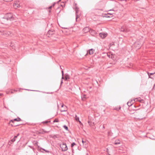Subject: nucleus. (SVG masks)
Here are the masks:
<instances>
[{
    "label": "nucleus",
    "mask_w": 155,
    "mask_h": 155,
    "mask_svg": "<svg viewBox=\"0 0 155 155\" xmlns=\"http://www.w3.org/2000/svg\"><path fill=\"white\" fill-rule=\"evenodd\" d=\"M7 20L11 21L13 20L12 15V14L10 13H8L5 15V18Z\"/></svg>",
    "instance_id": "obj_1"
},
{
    "label": "nucleus",
    "mask_w": 155,
    "mask_h": 155,
    "mask_svg": "<svg viewBox=\"0 0 155 155\" xmlns=\"http://www.w3.org/2000/svg\"><path fill=\"white\" fill-rule=\"evenodd\" d=\"M60 147L61 148L62 151H66L68 149V148L67 145L65 143H64L60 144Z\"/></svg>",
    "instance_id": "obj_2"
},
{
    "label": "nucleus",
    "mask_w": 155,
    "mask_h": 155,
    "mask_svg": "<svg viewBox=\"0 0 155 155\" xmlns=\"http://www.w3.org/2000/svg\"><path fill=\"white\" fill-rule=\"evenodd\" d=\"M82 141L84 147L85 148H87L88 146V142L85 140H84L83 139H82Z\"/></svg>",
    "instance_id": "obj_3"
},
{
    "label": "nucleus",
    "mask_w": 155,
    "mask_h": 155,
    "mask_svg": "<svg viewBox=\"0 0 155 155\" xmlns=\"http://www.w3.org/2000/svg\"><path fill=\"white\" fill-rule=\"evenodd\" d=\"M142 44L143 43H140L138 42H137L135 43L134 45L135 46L137 47V49H139L140 48L141 46H142Z\"/></svg>",
    "instance_id": "obj_4"
},
{
    "label": "nucleus",
    "mask_w": 155,
    "mask_h": 155,
    "mask_svg": "<svg viewBox=\"0 0 155 155\" xmlns=\"http://www.w3.org/2000/svg\"><path fill=\"white\" fill-rule=\"evenodd\" d=\"M90 30V28L88 27H86L83 29V32L84 33H86L88 32H89Z\"/></svg>",
    "instance_id": "obj_5"
},
{
    "label": "nucleus",
    "mask_w": 155,
    "mask_h": 155,
    "mask_svg": "<svg viewBox=\"0 0 155 155\" xmlns=\"http://www.w3.org/2000/svg\"><path fill=\"white\" fill-rule=\"evenodd\" d=\"M89 32L93 36L95 35L96 33V31H95L93 30H90Z\"/></svg>",
    "instance_id": "obj_6"
},
{
    "label": "nucleus",
    "mask_w": 155,
    "mask_h": 155,
    "mask_svg": "<svg viewBox=\"0 0 155 155\" xmlns=\"http://www.w3.org/2000/svg\"><path fill=\"white\" fill-rule=\"evenodd\" d=\"M78 11V8L76 6L75 7V12H76V21H77V19L78 18V15L77 14Z\"/></svg>",
    "instance_id": "obj_7"
},
{
    "label": "nucleus",
    "mask_w": 155,
    "mask_h": 155,
    "mask_svg": "<svg viewBox=\"0 0 155 155\" xmlns=\"http://www.w3.org/2000/svg\"><path fill=\"white\" fill-rule=\"evenodd\" d=\"M54 34V30H49L47 33V35H52Z\"/></svg>",
    "instance_id": "obj_8"
},
{
    "label": "nucleus",
    "mask_w": 155,
    "mask_h": 155,
    "mask_svg": "<svg viewBox=\"0 0 155 155\" xmlns=\"http://www.w3.org/2000/svg\"><path fill=\"white\" fill-rule=\"evenodd\" d=\"M99 36L102 38H104L106 36V35L105 34H103L100 33L99 34Z\"/></svg>",
    "instance_id": "obj_9"
},
{
    "label": "nucleus",
    "mask_w": 155,
    "mask_h": 155,
    "mask_svg": "<svg viewBox=\"0 0 155 155\" xmlns=\"http://www.w3.org/2000/svg\"><path fill=\"white\" fill-rule=\"evenodd\" d=\"M94 50L93 49H91L89 50V54H93Z\"/></svg>",
    "instance_id": "obj_10"
},
{
    "label": "nucleus",
    "mask_w": 155,
    "mask_h": 155,
    "mask_svg": "<svg viewBox=\"0 0 155 155\" xmlns=\"http://www.w3.org/2000/svg\"><path fill=\"white\" fill-rule=\"evenodd\" d=\"M139 101L140 102H143V100L142 99L140 100L139 99V98H135V99L134 100V101Z\"/></svg>",
    "instance_id": "obj_11"
},
{
    "label": "nucleus",
    "mask_w": 155,
    "mask_h": 155,
    "mask_svg": "<svg viewBox=\"0 0 155 155\" xmlns=\"http://www.w3.org/2000/svg\"><path fill=\"white\" fill-rule=\"evenodd\" d=\"M11 122H12V124H11V125L12 126L16 127V126H18V124L16 125V124H15L14 122H13V121L12 120H11V121H10V122L11 123Z\"/></svg>",
    "instance_id": "obj_12"
},
{
    "label": "nucleus",
    "mask_w": 155,
    "mask_h": 155,
    "mask_svg": "<svg viewBox=\"0 0 155 155\" xmlns=\"http://www.w3.org/2000/svg\"><path fill=\"white\" fill-rule=\"evenodd\" d=\"M65 80H67L68 79H69L70 78L69 75L67 74H65Z\"/></svg>",
    "instance_id": "obj_13"
},
{
    "label": "nucleus",
    "mask_w": 155,
    "mask_h": 155,
    "mask_svg": "<svg viewBox=\"0 0 155 155\" xmlns=\"http://www.w3.org/2000/svg\"><path fill=\"white\" fill-rule=\"evenodd\" d=\"M120 142L119 140H116L114 143V144L115 145H117L118 144H120Z\"/></svg>",
    "instance_id": "obj_14"
},
{
    "label": "nucleus",
    "mask_w": 155,
    "mask_h": 155,
    "mask_svg": "<svg viewBox=\"0 0 155 155\" xmlns=\"http://www.w3.org/2000/svg\"><path fill=\"white\" fill-rule=\"evenodd\" d=\"M12 120L13 121V122L14 121H21V120L20 118L18 117L17 118H15Z\"/></svg>",
    "instance_id": "obj_15"
},
{
    "label": "nucleus",
    "mask_w": 155,
    "mask_h": 155,
    "mask_svg": "<svg viewBox=\"0 0 155 155\" xmlns=\"http://www.w3.org/2000/svg\"><path fill=\"white\" fill-rule=\"evenodd\" d=\"M132 101H129V102H128L127 104V105H128V106H131L132 105V104H133V103H132L131 102Z\"/></svg>",
    "instance_id": "obj_16"
},
{
    "label": "nucleus",
    "mask_w": 155,
    "mask_h": 155,
    "mask_svg": "<svg viewBox=\"0 0 155 155\" xmlns=\"http://www.w3.org/2000/svg\"><path fill=\"white\" fill-rule=\"evenodd\" d=\"M63 127L67 130H68V128L67 126L65 125H64L63 126Z\"/></svg>",
    "instance_id": "obj_17"
},
{
    "label": "nucleus",
    "mask_w": 155,
    "mask_h": 155,
    "mask_svg": "<svg viewBox=\"0 0 155 155\" xmlns=\"http://www.w3.org/2000/svg\"><path fill=\"white\" fill-rule=\"evenodd\" d=\"M121 31H125V32H127L128 31L127 29H123L122 28V29L121 30Z\"/></svg>",
    "instance_id": "obj_18"
},
{
    "label": "nucleus",
    "mask_w": 155,
    "mask_h": 155,
    "mask_svg": "<svg viewBox=\"0 0 155 155\" xmlns=\"http://www.w3.org/2000/svg\"><path fill=\"white\" fill-rule=\"evenodd\" d=\"M59 122V120L58 119H55L53 121V122L54 123H55V122Z\"/></svg>",
    "instance_id": "obj_19"
},
{
    "label": "nucleus",
    "mask_w": 155,
    "mask_h": 155,
    "mask_svg": "<svg viewBox=\"0 0 155 155\" xmlns=\"http://www.w3.org/2000/svg\"><path fill=\"white\" fill-rule=\"evenodd\" d=\"M154 73H148V76H149V78H152L151 77H150V75H153V74H154Z\"/></svg>",
    "instance_id": "obj_20"
},
{
    "label": "nucleus",
    "mask_w": 155,
    "mask_h": 155,
    "mask_svg": "<svg viewBox=\"0 0 155 155\" xmlns=\"http://www.w3.org/2000/svg\"><path fill=\"white\" fill-rule=\"evenodd\" d=\"M15 140H16V139H15V138H13L11 140V141L12 142H14V141H15Z\"/></svg>",
    "instance_id": "obj_21"
},
{
    "label": "nucleus",
    "mask_w": 155,
    "mask_h": 155,
    "mask_svg": "<svg viewBox=\"0 0 155 155\" xmlns=\"http://www.w3.org/2000/svg\"><path fill=\"white\" fill-rule=\"evenodd\" d=\"M107 56L109 58L111 57V55L110 53L107 54Z\"/></svg>",
    "instance_id": "obj_22"
},
{
    "label": "nucleus",
    "mask_w": 155,
    "mask_h": 155,
    "mask_svg": "<svg viewBox=\"0 0 155 155\" xmlns=\"http://www.w3.org/2000/svg\"><path fill=\"white\" fill-rule=\"evenodd\" d=\"M42 130H43V132L44 133H48L50 132L49 131H45V130L44 129H42Z\"/></svg>",
    "instance_id": "obj_23"
},
{
    "label": "nucleus",
    "mask_w": 155,
    "mask_h": 155,
    "mask_svg": "<svg viewBox=\"0 0 155 155\" xmlns=\"http://www.w3.org/2000/svg\"><path fill=\"white\" fill-rule=\"evenodd\" d=\"M75 145L76 144L74 142H73L71 144V147H72Z\"/></svg>",
    "instance_id": "obj_24"
},
{
    "label": "nucleus",
    "mask_w": 155,
    "mask_h": 155,
    "mask_svg": "<svg viewBox=\"0 0 155 155\" xmlns=\"http://www.w3.org/2000/svg\"><path fill=\"white\" fill-rule=\"evenodd\" d=\"M75 120L76 121L79 120V118L78 117H77L76 115H75Z\"/></svg>",
    "instance_id": "obj_25"
},
{
    "label": "nucleus",
    "mask_w": 155,
    "mask_h": 155,
    "mask_svg": "<svg viewBox=\"0 0 155 155\" xmlns=\"http://www.w3.org/2000/svg\"><path fill=\"white\" fill-rule=\"evenodd\" d=\"M19 134H18L16 136H15L14 137V138L16 139V138L19 135Z\"/></svg>",
    "instance_id": "obj_26"
},
{
    "label": "nucleus",
    "mask_w": 155,
    "mask_h": 155,
    "mask_svg": "<svg viewBox=\"0 0 155 155\" xmlns=\"http://www.w3.org/2000/svg\"><path fill=\"white\" fill-rule=\"evenodd\" d=\"M49 122L47 121H43L42 122V123L43 124H47Z\"/></svg>",
    "instance_id": "obj_27"
},
{
    "label": "nucleus",
    "mask_w": 155,
    "mask_h": 155,
    "mask_svg": "<svg viewBox=\"0 0 155 155\" xmlns=\"http://www.w3.org/2000/svg\"><path fill=\"white\" fill-rule=\"evenodd\" d=\"M42 150H44V151H45V152H48V153L49 152V151H48V150H45V149H42Z\"/></svg>",
    "instance_id": "obj_28"
},
{
    "label": "nucleus",
    "mask_w": 155,
    "mask_h": 155,
    "mask_svg": "<svg viewBox=\"0 0 155 155\" xmlns=\"http://www.w3.org/2000/svg\"><path fill=\"white\" fill-rule=\"evenodd\" d=\"M114 14V13H108V14L109 15H111V17H112V15L113 14Z\"/></svg>",
    "instance_id": "obj_29"
},
{
    "label": "nucleus",
    "mask_w": 155,
    "mask_h": 155,
    "mask_svg": "<svg viewBox=\"0 0 155 155\" xmlns=\"http://www.w3.org/2000/svg\"><path fill=\"white\" fill-rule=\"evenodd\" d=\"M30 148H31V149H33V150H34V148L33 147H32L31 146H28Z\"/></svg>",
    "instance_id": "obj_30"
},
{
    "label": "nucleus",
    "mask_w": 155,
    "mask_h": 155,
    "mask_svg": "<svg viewBox=\"0 0 155 155\" xmlns=\"http://www.w3.org/2000/svg\"><path fill=\"white\" fill-rule=\"evenodd\" d=\"M108 15L109 14H106V15L105 16V17H107V18H109V17H110Z\"/></svg>",
    "instance_id": "obj_31"
},
{
    "label": "nucleus",
    "mask_w": 155,
    "mask_h": 155,
    "mask_svg": "<svg viewBox=\"0 0 155 155\" xmlns=\"http://www.w3.org/2000/svg\"><path fill=\"white\" fill-rule=\"evenodd\" d=\"M7 34L8 35H10V34H11V33L10 31H8V32H7Z\"/></svg>",
    "instance_id": "obj_32"
},
{
    "label": "nucleus",
    "mask_w": 155,
    "mask_h": 155,
    "mask_svg": "<svg viewBox=\"0 0 155 155\" xmlns=\"http://www.w3.org/2000/svg\"><path fill=\"white\" fill-rule=\"evenodd\" d=\"M3 1L6 2H8L9 1V0H3Z\"/></svg>",
    "instance_id": "obj_33"
},
{
    "label": "nucleus",
    "mask_w": 155,
    "mask_h": 155,
    "mask_svg": "<svg viewBox=\"0 0 155 155\" xmlns=\"http://www.w3.org/2000/svg\"><path fill=\"white\" fill-rule=\"evenodd\" d=\"M61 72H62V76H63L64 75L63 71H62Z\"/></svg>",
    "instance_id": "obj_34"
},
{
    "label": "nucleus",
    "mask_w": 155,
    "mask_h": 155,
    "mask_svg": "<svg viewBox=\"0 0 155 155\" xmlns=\"http://www.w3.org/2000/svg\"><path fill=\"white\" fill-rule=\"evenodd\" d=\"M121 108V107H119V108H118V110H117L118 111Z\"/></svg>",
    "instance_id": "obj_35"
},
{
    "label": "nucleus",
    "mask_w": 155,
    "mask_h": 155,
    "mask_svg": "<svg viewBox=\"0 0 155 155\" xmlns=\"http://www.w3.org/2000/svg\"><path fill=\"white\" fill-rule=\"evenodd\" d=\"M66 110H61V111H62V112H64V111H66Z\"/></svg>",
    "instance_id": "obj_36"
},
{
    "label": "nucleus",
    "mask_w": 155,
    "mask_h": 155,
    "mask_svg": "<svg viewBox=\"0 0 155 155\" xmlns=\"http://www.w3.org/2000/svg\"><path fill=\"white\" fill-rule=\"evenodd\" d=\"M52 6H51L49 7V9H50V8H52Z\"/></svg>",
    "instance_id": "obj_37"
},
{
    "label": "nucleus",
    "mask_w": 155,
    "mask_h": 155,
    "mask_svg": "<svg viewBox=\"0 0 155 155\" xmlns=\"http://www.w3.org/2000/svg\"><path fill=\"white\" fill-rule=\"evenodd\" d=\"M153 89H155V84H154V85L153 86Z\"/></svg>",
    "instance_id": "obj_38"
},
{
    "label": "nucleus",
    "mask_w": 155,
    "mask_h": 155,
    "mask_svg": "<svg viewBox=\"0 0 155 155\" xmlns=\"http://www.w3.org/2000/svg\"><path fill=\"white\" fill-rule=\"evenodd\" d=\"M107 152L108 153H109L108 150L107 149Z\"/></svg>",
    "instance_id": "obj_39"
},
{
    "label": "nucleus",
    "mask_w": 155,
    "mask_h": 155,
    "mask_svg": "<svg viewBox=\"0 0 155 155\" xmlns=\"http://www.w3.org/2000/svg\"><path fill=\"white\" fill-rule=\"evenodd\" d=\"M62 83H63V81H62V80H61V84Z\"/></svg>",
    "instance_id": "obj_40"
},
{
    "label": "nucleus",
    "mask_w": 155,
    "mask_h": 155,
    "mask_svg": "<svg viewBox=\"0 0 155 155\" xmlns=\"http://www.w3.org/2000/svg\"><path fill=\"white\" fill-rule=\"evenodd\" d=\"M103 128L104 129H105V127L104 125H103Z\"/></svg>",
    "instance_id": "obj_41"
},
{
    "label": "nucleus",
    "mask_w": 155,
    "mask_h": 155,
    "mask_svg": "<svg viewBox=\"0 0 155 155\" xmlns=\"http://www.w3.org/2000/svg\"><path fill=\"white\" fill-rule=\"evenodd\" d=\"M10 44V46H11V47H12L13 45H11V44Z\"/></svg>",
    "instance_id": "obj_42"
},
{
    "label": "nucleus",
    "mask_w": 155,
    "mask_h": 155,
    "mask_svg": "<svg viewBox=\"0 0 155 155\" xmlns=\"http://www.w3.org/2000/svg\"><path fill=\"white\" fill-rule=\"evenodd\" d=\"M80 124H81V122L80 120H78Z\"/></svg>",
    "instance_id": "obj_43"
},
{
    "label": "nucleus",
    "mask_w": 155,
    "mask_h": 155,
    "mask_svg": "<svg viewBox=\"0 0 155 155\" xmlns=\"http://www.w3.org/2000/svg\"><path fill=\"white\" fill-rule=\"evenodd\" d=\"M110 132L109 131V132H108V135H109L110 134Z\"/></svg>",
    "instance_id": "obj_44"
},
{
    "label": "nucleus",
    "mask_w": 155,
    "mask_h": 155,
    "mask_svg": "<svg viewBox=\"0 0 155 155\" xmlns=\"http://www.w3.org/2000/svg\"><path fill=\"white\" fill-rule=\"evenodd\" d=\"M63 78H64V76H62V79H63Z\"/></svg>",
    "instance_id": "obj_45"
},
{
    "label": "nucleus",
    "mask_w": 155,
    "mask_h": 155,
    "mask_svg": "<svg viewBox=\"0 0 155 155\" xmlns=\"http://www.w3.org/2000/svg\"><path fill=\"white\" fill-rule=\"evenodd\" d=\"M63 106H64V105H63V104H62V105H61V107H63Z\"/></svg>",
    "instance_id": "obj_46"
},
{
    "label": "nucleus",
    "mask_w": 155,
    "mask_h": 155,
    "mask_svg": "<svg viewBox=\"0 0 155 155\" xmlns=\"http://www.w3.org/2000/svg\"><path fill=\"white\" fill-rule=\"evenodd\" d=\"M85 96V95H83V96L84 97V98Z\"/></svg>",
    "instance_id": "obj_47"
},
{
    "label": "nucleus",
    "mask_w": 155,
    "mask_h": 155,
    "mask_svg": "<svg viewBox=\"0 0 155 155\" xmlns=\"http://www.w3.org/2000/svg\"><path fill=\"white\" fill-rule=\"evenodd\" d=\"M54 4H53V5H52V7H53V6H54Z\"/></svg>",
    "instance_id": "obj_48"
},
{
    "label": "nucleus",
    "mask_w": 155,
    "mask_h": 155,
    "mask_svg": "<svg viewBox=\"0 0 155 155\" xmlns=\"http://www.w3.org/2000/svg\"><path fill=\"white\" fill-rule=\"evenodd\" d=\"M115 109L117 110H118V108H116Z\"/></svg>",
    "instance_id": "obj_49"
},
{
    "label": "nucleus",
    "mask_w": 155,
    "mask_h": 155,
    "mask_svg": "<svg viewBox=\"0 0 155 155\" xmlns=\"http://www.w3.org/2000/svg\"><path fill=\"white\" fill-rule=\"evenodd\" d=\"M61 1V0H59V1H58V2H60Z\"/></svg>",
    "instance_id": "obj_50"
},
{
    "label": "nucleus",
    "mask_w": 155,
    "mask_h": 155,
    "mask_svg": "<svg viewBox=\"0 0 155 155\" xmlns=\"http://www.w3.org/2000/svg\"><path fill=\"white\" fill-rule=\"evenodd\" d=\"M0 32H2V31L0 30Z\"/></svg>",
    "instance_id": "obj_51"
},
{
    "label": "nucleus",
    "mask_w": 155,
    "mask_h": 155,
    "mask_svg": "<svg viewBox=\"0 0 155 155\" xmlns=\"http://www.w3.org/2000/svg\"><path fill=\"white\" fill-rule=\"evenodd\" d=\"M77 5L76 4H75V5Z\"/></svg>",
    "instance_id": "obj_52"
},
{
    "label": "nucleus",
    "mask_w": 155,
    "mask_h": 155,
    "mask_svg": "<svg viewBox=\"0 0 155 155\" xmlns=\"http://www.w3.org/2000/svg\"><path fill=\"white\" fill-rule=\"evenodd\" d=\"M10 0H9V1Z\"/></svg>",
    "instance_id": "obj_53"
}]
</instances>
